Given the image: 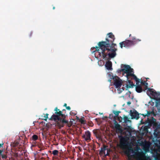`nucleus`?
<instances>
[{"label": "nucleus", "instance_id": "obj_1", "mask_svg": "<svg viewBox=\"0 0 160 160\" xmlns=\"http://www.w3.org/2000/svg\"><path fill=\"white\" fill-rule=\"evenodd\" d=\"M99 45L101 47L104 48L103 52L105 53L107 59H111L114 58L117 55L116 52L117 49L115 48L117 45L112 42H109V41L107 39V42H100Z\"/></svg>", "mask_w": 160, "mask_h": 160}, {"label": "nucleus", "instance_id": "obj_2", "mask_svg": "<svg viewBox=\"0 0 160 160\" xmlns=\"http://www.w3.org/2000/svg\"><path fill=\"white\" fill-rule=\"evenodd\" d=\"M54 111H55L54 114L52 116L49 120L57 122L59 128H61L64 126L65 123H68V121L65 119L67 116L65 114L66 110L63 109L60 111L57 107H56Z\"/></svg>", "mask_w": 160, "mask_h": 160}, {"label": "nucleus", "instance_id": "obj_3", "mask_svg": "<svg viewBox=\"0 0 160 160\" xmlns=\"http://www.w3.org/2000/svg\"><path fill=\"white\" fill-rule=\"evenodd\" d=\"M119 138L120 147L122 150H125L124 153L125 154L128 155H129L130 152L132 149L131 147H129L130 144L128 141V138L127 137H123L122 136H120Z\"/></svg>", "mask_w": 160, "mask_h": 160}, {"label": "nucleus", "instance_id": "obj_4", "mask_svg": "<svg viewBox=\"0 0 160 160\" xmlns=\"http://www.w3.org/2000/svg\"><path fill=\"white\" fill-rule=\"evenodd\" d=\"M141 41V40L137 39L134 37H132L131 40L126 39L125 41L121 42L119 43L120 46L121 48L123 47L126 48H129Z\"/></svg>", "mask_w": 160, "mask_h": 160}, {"label": "nucleus", "instance_id": "obj_5", "mask_svg": "<svg viewBox=\"0 0 160 160\" xmlns=\"http://www.w3.org/2000/svg\"><path fill=\"white\" fill-rule=\"evenodd\" d=\"M99 42L98 43V47L96 46V47H93L91 48V51L92 53L95 52V57L96 58H98L102 56L103 58H106L105 53L103 52L104 48L101 47L99 45Z\"/></svg>", "mask_w": 160, "mask_h": 160}, {"label": "nucleus", "instance_id": "obj_6", "mask_svg": "<svg viewBox=\"0 0 160 160\" xmlns=\"http://www.w3.org/2000/svg\"><path fill=\"white\" fill-rule=\"evenodd\" d=\"M148 93L150 92L152 95L154 99L156 100L155 106L157 108L158 112H160V92H156L152 89H149Z\"/></svg>", "mask_w": 160, "mask_h": 160}, {"label": "nucleus", "instance_id": "obj_7", "mask_svg": "<svg viewBox=\"0 0 160 160\" xmlns=\"http://www.w3.org/2000/svg\"><path fill=\"white\" fill-rule=\"evenodd\" d=\"M113 80L114 85L116 88H119L122 84L121 80L118 77L113 78Z\"/></svg>", "mask_w": 160, "mask_h": 160}, {"label": "nucleus", "instance_id": "obj_8", "mask_svg": "<svg viewBox=\"0 0 160 160\" xmlns=\"http://www.w3.org/2000/svg\"><path fill=\"white\" fill-rule=\"evenodd\" d=\"M141 83L142 85H143L144 86V88L143 89V91H145V90L147 89V94L148 95L150 96H151L152 97V98H154V97L152 96V95L150 93L148 92H149V89H151V88H148V83H147L145 81H142L141 82ZM152 89L155 92H157L154 89Z\"/></svg>", "mask_w": 160, "mask_h": 160}, {"label": "nucleus", "instance_id": "obj_9", "mask_svg": "<svg viewBox=\"0 0 160 160\" xmlns=\"http://www.w3.org/2000/svg\"><path fill=\"white\" fill-rule=\"evenodd\" d=\"M124 68L122 69H119L118 70V72L119 73H121V72H123L124 73H126L127 74L128 73L129 69H130V67L128 65H124Z\"/></svg>", "mask_w": 160, "mask_h": 160}, {"label": "nucleus", "instance_id": "obj_10", "mask_svg": "<svg viewBox=\"0 0 160 160\" xmlns=\"http://www.w3.org/2000/svg\"><path fill=\"white\" fill-rule=\"evenodd\" d=\"M130 114L132 117V119H136L137 120L139 118V114L135 110H134V111L132 112V110H131L130 111Z\"/></svg>", "mask_w": 160, "mask_h": 160}, {"label": "nucleus", "instance_id": "obj_11", "mask_svg": "<svg viewBox=\"0 0 160 160\" xmlns=\"http://www.w3.org/2000/svg\"><path fill=\"white\" fill-rule=\"evenodd\" d=\"M114 128L116 129L117 132H122V127L118 123V122L115 120L114 121Z\"/></svg>", "mask_w": 160, "mask_h": 160}, {"label": "nucleus", "instance_id": "obj_12", "mask_svg": "<svg viewBox=\"0 0 160 160\" xmlns=\"http://www.w3.org/2000/svg\"><path fill=\"white\" fill-rule=\"evenodd\" d=\"M133 73L134 72L133 69L132 68H131L130 67V69H129L128 73L127 74L126 76L127 78H128L129 77L131 76L133 78V79L134 80L137 79V78L135 76V75L133 74Z\"/></svg>", "mask_w": 160, "mask_h": 160}, {"label": "nucleus", "instance_id": "obj_13", "mask_svg": "<svg viewBox=\"0 0 160 160\" xmlns=\"http://www.w3.org/2000/svg\"><path fill=\"white\" fill-rule=\"evenodd\" d=\"M107 35L108 36V38H109L110 39H109L107 38L106 39V42H107V39L108 41H109V42H113L115 39V38L112 32H109L107 34Z\"/></svg>", "mask_w": 160, "mask_h": 160}, {"label": "nucleus", "instance_id": "obj_14", "mask_svg": "<svg viewBox=\"0 0 160 160\" xmlns=\"http://www.w3.org/2000/svg\"><path fill=\"white\" fill-rule=\"evenodd\" d=\"M82 137L84 138L86 141L91 140V133L89 131H87L85 132V134Z\"/></svg>", "mask_w": 160, "mask_h": 160}, {"label": "nucleus", "instance_id": "obj_15", "mask_svg": "<svg viewBox=\"0 0 160 160\" xmlns=\"http://www.w3.org/2000/svg\"><path fill=\"white\" fill-rule=\"evenodd\" d=\"M93 132L94 135L97 139H98L99 140L101 139L100 135L101 132L98 129L94 130L93 131Z\"/></svg>", "mask_w": 160, "mask_h": 160}, {"label": "nucleus", "instance_id": "obj_16", "mask_svg": "<svg viewBox=\"0 0 160 160\" xmlns=\"http://www.w3.org/2000/svg\"><path fill=\"white\" fill-rule=\"evenodd\" d=\"M105 60H108V61L106 62L105 66L107 68L108 70H111L112 69V62L111 61H109L110 59H107V58H104Z\"/></svg>", "mask_w": 160, "mask_h": 160}, {"label": "nucleus", "instance_id": "obj_17", "mask_svg": "<svg viewBox=\"0 0 160 160\" xmlns=\"http://www.w3.org/2000/svg\"><path fill=\"white\" fill-rule=\"evenodd\" d=\"M136 90L138 93H140L143 91V89L140 85H138L136 86Z\"/></svg>", "mask_w": 160, "mask_h": 160}, {"label": "nucleus", "instance_id": "obj_18", "mask_svg": "<svg viewBox=\"0 0 160 160\" xmlns=\"http://www.w3.org/2000/svg\"><path fill=\"white\" fill-rule=\"evenodd\" d=\"M128 82L129 84L126 85V87L128 88H132L135 86L130 80H128Z\"/></svg>", "mask_w": 160, "mask_h": 160}, {"label": "nucleus", "instance_id": "obj_19", "mask_svg": "<svg viewBox=\"0 0 160 160\" xmlns=\"http://www.w3.org/2000/svg\"><path fill=\"white\" fill-rule=\"evenodd\" d=\"M107 146L105 145L103 146V147H101L100 150V152L103 153L106 150Z\"/></svg>", "mask_w": 160, "mask_h": 160}, {"label": "nucleus", "instance_id": "obj_20", "mask_svg": "<svg viewBox=\"0 0 160 160\" xmlns=\"http://www.w3.org/2000/svg\"><path fill=\"white\" fill-rule=\"evenodd\" d=\"M1 157L3 159H6L7 158V156L6 154H0V160H2Z\"/></svg>", "mask_w": 160, "mask_h": 160}, {"label": "nucleus", "instance_id": "obj_21", "mask_svg": "<svg viewBox=\"0 0 160 160\" xmlns=\"http://www.w3.org/2000/svg\"><path fill=\"white\" fill-rule=\"evenodd\" d=\"M148 123V128L152 126V121L150 120H148V121L145 122V124Z\"/></svg>", "mask_w": 160, "mask_h": 160}, {"label": "nucleus", "instance_id": "obj_22", "mask_svg": "<svg viewBox=\"0 0 160 160\" xmlns=\"http://www.w3.org/2000/svg\"><path fill=\"white\" fill-rule=\"evenodd\" d=\"M58 151L57 150H55L52 152V154L54 156H58Z\"/></svg>", "mask_w": 160, "mask_h": 160}, {"label": "nucleus", "instance_id": "obj_23", "mask_svg": "<svg viewBox=\"0 0 160 160\" xmlns=\"http://www.w3.org/2000/svg\"><path fill=\"white\" fill-rule=\"evenodd\" d=\"M77 112L75 111H72L70 112V114L71 115H75L77 114Z\"/></svg>", "mask_w": 160, "mask_h": 160}, {"label": "nucleus", "instance_id": "obj_24", "mask_svg": "<svg viewBox=\"0 0 160 160\" xmlns=\"http://www.w3.org/2000/svg\"><path fill=\"white\" fill-rule=\"evenodd\" d=\"M80 121L82 124H84L85 122V121L84 120V118H81L80 119Z\"/></svg>", "mask_w": 160, "mask_h": 160}, {"label": "nucleus", "instance_id": "obj_25", "mask_svg": "<svg viewBox=\"0 0 160 160\" xmlns=\"http://www.w3.org/2000/svg\"><path fill=\"white\" fill-rule=\"evenodd\" d=\"M32 138L33 140L35 141L38 139V136L36 135H34L32 136Z\"/></svg>", "mask_w": 160, "mask_h": 160}, {"label": "nucleus", "instance_id": "obj_26", "mask_svg": "<svg viewBox=\"0 0 160 160\" xmlns=\"http://www.w3.org/2000/svg\"><path fill=\"white\" fill-rule=\"evenodd\" d=\"M113 112L116 116H118L119 113L120 112L113 111Z\"/></svg>", "mask_w": 160, "mask_h": 160}, {"label": "nucleus", "instance_id": "obj_27", "mask_svg": "<svg viewBox=\"0 0 160 160\" xmlns=\"http://www.w3.org/2000/svg\"><path fill=\"white\" fill-rule=\"evenodd\" d=\"M4 144V143L3 142H2V143H0V148L1 147H2L3 146ZM3 152V150H0V154H3L2 152Z\"/></svg>", "mask_w": 160, "mask_h": 160}, {"label": "nucleus", "instance_id": "obj_28", "mask_svg": "<svg viewBox=\"0 0 160 160\" xmlns=\"http://www.w3.org/2000/svg\"><path fill=\"white\" fill-rule=\"evenodd\" d=\"M72 121H70L69 122L68 121V123H65L66 124H67V126L68 127H70L72 125Z\"/></svg>", "mask_w": 160, "mask_h": 160}, {"label": "nucleus", "instance_id": "obj_29", "mask_svg": "<svg viewBox=\"0 0 160 160\" xmlns=\"http://www.w3.org/2000/svg\"><path fill=\"white\" fill-rule=\"evenodd\" d=\"M46 116H44V118H45L43 119V120H44L45 121H46L47 120V119L48 118V113L46 114Z\"/></svg>", "mask_w": 160, "mask_h": 160}, {"label": "nucleus", "instance_id": "obj_30", "mask_svg": "<svg viewBox=\"0 0 160 160\" xmlns=\"http://www.w3.org/2000/svg\"><path fill=\"white\" fill-rule=\"evenodd\" d=\"M136 82V84L137 85H138L139 83L140 82L139 79L138 78L137 79L135 80Z\"/></svg>", "mask_w": 160, "mask_h": 160}, {"label": "nucleus", "instance_id": "obj_31", "mask_svg": "<svg viewBox=\"0 0 160 160\" xmlns=\"http://www.w3.org/2000/svg\"><path fill=\"white\" fill-rule=\"evenodd\" d=\"M66 108L68 110H70L71 109V108L69 106H67L66 107Z\"/></svg>", "mask_w": 160, "mask_h": 160}, {"label": "nucleus", "instance_id": "obj_32", "mask_svg": "<svg viewBox=\"0 0 160 160\" xmlns=\"http://www.w3.org/2000/svg\"><path fill=\"white\" fill-rule=\"evenodd\" d=\"M148 126H145L144 127V130L145 131H147L148 129Z\"/></svg>", "mask_w": 160, "mask_h": 160}, {"label": "nucleus", "instance_id": "obj_33", "mask_svg": "<svg viewBox=\"0 0 160 160\" xmlns=\"http://www.w3.org/2000/svg\"><path fill=\"white\" fill-rule=\"evenodd\" d=\"M124 120L125 121H127L128 120V118L126 116L124 118Z\"/></svg>", "mask_w": 160, "mask_h": 160}, {"label": "nucleus", "instance_id": "obj_34", "mask_svg": "<svg viewBox=\"0 0 160 160\" xmlns=\"http://www.w3.org/2000/svg\"><path fill=\"white\" fill-rule=\"evenodd\" d=\"M131 104V102L130 101L128 102H127V104L128 105H130Z\"/></svg>", "mask_w": 160, "mask_h": 160}, {"label": "nucleus", "instance_id": "obj_35", "mask_svg": "<svg viewBox=\"0 0 160 160\" xmlns=\"http://www.w3.org/2000/svg\"><path fill=\"white\" fill-rule=\"evenodd\" d=\"M124 90V88L123 87L122 88V90H120V92H119V93H121L123 90Z\"/></svg>", "mask_w": 160, "mask_h": 160}, {"label": "nucleus", "instance_id": "obj_36", "mask_svg": "<svg viewBox=\"0 0 160 160\" xmlns=\"http://www.w3.org/2000/svg\"><path fill=\"white\" fill-rule=\"evenodd\" d=\"M141 115H143L144 117H145L146 116H148V115L147 114L144 115L143 114H141Z\"/></svg>", "mask_w": 160, "mask_h": 160}, {"label": "nucleus", "instance_id": "obj_37", "mask_svg": "<svg viewBox=\"0 0 160 160\" xmlns=\"http://www.w3.org/2000/svg\"><path fill=\"white\" fill-rule=\"evenodd\" d=\"M63 106L64 107H65L66 108V107H67V104L66 103H64V105H63Z\"/></svg>", "mask_w": 160, "mask_h": 160}, {"label": "nucleus", "instance_id": "obj_38", "mask_svg": "<svg viewBox=\"0 0 160 160\" xmlns=\"http://www.w3.org/2000/svg\"><path fill=\"white\" fill-rule=\"evenodd\" d=\"M88 110H86L85 111V112L86 113H88Z\"/></svg>", "mask_w": 160, "mask_h": 160}, {"label": "nucleus", "instance_id": "obj_39", "mask_svg": "<svg viewBox=\"0 0 160 160\" xmlns=\"http://www.w3.org/2000/svg\"><path fill=\"white\" fill-rule=\"evenodd\" d=\"M32 32H31L30 33V37H31L32 36Z\"/></svg>", "mask_w": 160, "mask_h": 160}, {"label": "nucleus", "instance_id": "obj_40", "mask_svg": "<svg viewBox=\"0 0 160 160\" xmlns=\"http://www.w3.org/2000/svg\"><path fill=\"white\" fill-rule=\"evenodd\" d=\"M55 8V7H53V9H54Z\"/></svg>", "mask_w": 160, "mask_h": 160}, {"label": "nucleus", "instance_id": "obj_41", "mask_svg": "<svg viewBox=\"0 0 160 160\" xmlns=\"http://www.w3.org/2000/svg\"><path fill=\"white\" fill-rule=\"evenodd\" d=\"M131 36V34H130L129 35V37H130Z\"/></svg>", "mask_w": 160, "mask_h": 160}, {"label": "nucleus", "instance_id": "obj_42", "mask_svg": "<svg viewBox=\"0 0 160 160\" xmlns=\"http://www.w3.org/2000/svg\"><path fill=\"white\" fill-rule=\"evenodd\" d=\"M147 79V80H148V79H149V78H146Z\"/></svg>", "mask_w": 160, "mask_h": 160}, {"label": "nucleus", "instance_id": "obj_43", "mask_svg": "<svg viewBox=\"0 0 160 160\" xmlns=\"http://www.w3.org/2000/svg\"><path fill=\"white\" fill-rule=\"evenodd\" d=\"M147 79V80H148V79H149V78H146Z\"/></svg>", "mask_w": 160, "mask_h": 160}]
</instances>
